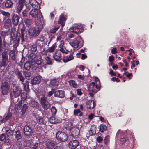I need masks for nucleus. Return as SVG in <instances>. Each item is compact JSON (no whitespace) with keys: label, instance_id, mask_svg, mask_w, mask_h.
<instances>
[{"label":"nucleus","instance_id":"obj_56","mask_svg":"<svg viewBox=\"0 0 149 149\" xmlns=\"http://www.w3.org/2000/svg\"><path fill=\"white\" fill-rule=\"evenodd\" d=\"M8 31H3L1 32V35L2 36H7L8 34Z\"/></svg>","mask_w":149,"mask_h":149},{"label":"nucleus","instance_id":"obj_18","mask_svg":"<svg viewBox=\"0 0 149 149\" xmlns=\"http://www.w3.org/2000/svg\"><path fill=\"white\" fill-rule=\"evenodd\" d=\"M41 77L40 76H37L34 77L33 79L32 80V83L33 84H39L41 80Z\"/></svg>","mask_w":149,"mask_h":149},{"label":"nucleus","instance_id":"obj_31","mask_svg":"<svg viewBox=\"0 0 149 149\" xmlns=\"http://www.w3.org/2000/svg\"><path fill=\"white\" fill-rule=\"evenodd\" d=\"M57 47L56 43L54 44L51 47L48 49V51L50 53L54 52Z\"/></svg>","mask_w":149,"mask_h":149},{"label":"nucleus","instance_id":"obj_10","mask_svg":"<svg viewBox=\"0 0 149 149\" xmlns=\"http://www.w3.org/2000/svg\"><path fill=\"white\" fill-rule=\"evenodd\" d=\"M96 105V102L92 100H88L86 102V106L87 109H91L94 108Z\"/></svg>","mask_w":149,"mask_h":149},{"label":"nucleus","instance_id":"obj_37","mask_svg":"<svg viewBox=\"0 0 149 149\" xmlns=\"http://www.w3.org/2000/svg\"><path fill=\"white\" fill-rule=\"evenodd\" d=\"M21 104L22 103L20 102H19V103H17L15 107V109L18 112H19V111L20 110H21L22 109L21 107Z\"/></svg>","mask_w":149,"mask_h":149},{"label":"nucleus","instance_id":"obj_43","mask_svg":"<svg viewBox=\"0 0 149 149\" xmlns=\"http://www.w3.org/2000/svg\"><path fill=\"white\" fill-rule=\"evenodd\" d=\"M24 22L26 25L29 26L31 24V21L30 19H25Z\"/></svg>","mask_w":149,"mask_h":149},{"label":"nucleus","instance_id":"obj_63","mask_svg":"<svg viewBox=\"0 0 149 149\" xmlns=\"http://www.w3.org/2000/svg\"><path fill=\"white\" fill-rule=\"evenodd\" d=\"M80 112V111L79 109H77L74 110V114L75 115H77Z\"/></svg>","mask_w":149,"mask_h":149},{"label":"nucleus","instance_id":"obj_42","mask_svg":"<svg viewBox=\"0 0 149 149\" xmlns=\"http://www.w3.org/2000/svg\"><path fill=\"white\" fill-rule=\"evenodd\" d=\"M41 104L46 102V98L44 95H42L40 100Z\"/></svg>","mask_w":149,"mask_h":149},{"label":"nucleus","instance_id":"obj_24","mask_svg":"<svg viewBox=\"0 0 149 149\" xmlns=\"http://www.w3.org/2000/svg\"><path fill=\"white\" fill-rule=\"evenodd\" d=\"M74 57L73 55H70L64 57L63 59L64 63H66L74 59Z\"/></svg>","mask_w":149,"mask_h":149},{"label":"nucleus","instance_id":"obj_49","mask_svg":"<svg viewBox=\"0 0 149 149\" xmlns=\"http://www.w3.org/2000/svg\"><path fill=\"white\" fill-rule=\"evenodd\" d=\"M38 121L39 123L40 124H44L45 123V121L42 117H39Z\"/></svg>","mask_w":149,"mask_h":149},{"label":"nucleus","instance_id":"obj_4","mask_svg":"<svg viewBox=\"0 0 149 149\" xmlns=\"http://www.w3.org/2000/svg\"><path fill=\"white\" fill-rule=\"evenodd\" d=\"M12 92L11 93L12 95H11L10 97L12 98L13 96L15 97H17L20 95L22 90L19 87L16 86L14 85L12 88Z\"/></svg>","mask_w":149,"mask_h":149},{"label":"nucleus","instance_id":"obj_7","mask_svg":"<svg viewBox=\"0 0 149 149\" xmlns=\"http://www.w3.org/2000/svg\"><path fill=\"white\" fill-rule=\"evenodd\" d=\"M56 136L58 140L61 141H65L68 139L67 135L65 133L62 132V131H58L56 134Z\"/></svg>","mask_w":149,"mask_h":149},{"label":"nucleus","instance_id":"obj_26","mask_svg":"<svg viewBox=\"0 0 149 149\" xmlns=\"http://www.w3.org/2000/svg\"><path fill=\"white\" fill-rule=\"evenodd\" d=\"M24 5L22 4H20V3H17L16 5V12L19 13L22 10Z\"/></svg>","mask_w":149,"mask_h":149},{"label":"nucleus","instance_id":"obj_50","mask_svg":"<svg viewBox=\"0 0 149 149\" xmlns=\"http://www.w3.org/2000/svg\"><path fill=\"white\" fill-rule=\"evenodd\" d=\"M32 131H23L24 134L26 136H29L31 135Z\"/></svg>","mask_w":149,"mask_h":149},{"label":"nucleus","instance_id":"obj_33","mask_svg":"<svg viewBox=\"0 0 149 149\" xmlns=\"http://www.w3.org/2000/svg\"><path fill=\"white\" fill-rule=\"evenodd\" d=\"M22 84L23 85L24 88V90L26 91H29V83L27 81H26L25 83H23V82Z\"/></svg>","mask_w":149,"mask_h":149},{"label":"nucleus","instance_id":"obj_12","mask_svg":"<svg viewBox=\"0 0 149 149\" xmlns=\"http://www.w3.org/2000/svg\"><path fill=\"white\" fill-rule=\"evenodd\" d=\"M79 143L77 140H73L70 141L68 146L70 148L74 149L79 145Z\"/></svg>","mask_w":149,"mask_h":149},{"label":"nucleus","instance_id":"obj_53","mask_svg":"<svg viewBox=\"0 0 149 149\" xmlns=\"http://www.w3.org/2000/svg\"><path fill=\"white\" fill-rule=\"evenodd\" d=\"M15 133L16 138L17 139H19L21 138L19 131H16Z\"/></svg>","mask_w":149,"mask_h":149},{"label":"nucleus","instance_id":"obj_38","mask_svg":"<svg viewBox=\"0 0 149 149\" xmlns=\"http://www.w3.org/2000/svg\"><path fill=\"white\" fill-rule=\"evenodd\" d=\"M45 60L46 63L48 65H51L53 64L52 60L48 56H47L45 58Z\"/></svg>","mask_w":149,"mask_h":149},{"label":"nucleus","instance_id":"obj_25","mask_svg":"<svg viewBox=\"0 0 149 149\" xmlns=\"http://www.w3.org/2000/svg\"><path fill=\"white\" fill-rule=\"evenodd\" d=\"M48 120L50 123L53 124L57 123L59 122V120L56 118L54 116L50 117L49 119Z\"/></svg>","mask_w":149,"mask_h":149},{"label":"nucleus","instance_id":"obj_30","mask_svg":"<svg viewBox=\"0 0 149 149\" xmlns=\"http://www.w3.org/2000/svg\"><path fill=\"white\" fill-rule=\"evenodd\" d=\"M13 3L10 0H8L6 1L5 3V6L6 8H11Z\"/></svg>","mask_w":149,"mask_h":149},{"label":"nucleus","instance_id":"obj_58","mask_svg":"<svg viewBox=\"0 0 149 149\" xmlns=\"http://www.w3.org/2000/svg\"><path fill=\"white\" fill-rule=\"evenodd\" d=\"M64 44V41L63 40H61L60 41V44L59 45V47L60 48H62Z\"/></svg>","mask_w":149,"mask_h":149},{"label":"nucleus","instance_id":"obj_11","mask_svg":"<svg viewBox=\"0 0 149 149\" xmlns=\"http://www.w3.org/2000/svg\"><path fill=\"white\" fill-rule=\"evenodd\" d=\"M6 51L5 54L6 55H8V54L10 50L7 48H6V45L4 44H2V40L1 38H0V52L2 53V56L3 53Z\"/></svg>","mask_w":149,"mask_h":149},{"label":"nucleus","instance_id":"obj_5","mask_svg":"<svg viewBox=\"0 0 149 149\" xmlns=\"http://www.w3.org/2000/svg\"><path fill=\"white\" fill-rule=\"evenodd\" d=\"M100 89L99 85H97L94 82H93L90 84L88 88L89 92H92L95 93Z\"/></svg>","mask_w":149,"mask_h":149},{"label":"nucleus","instance_id":"obj_51","mask_svg":"<svg viewBox=\"0 0 149 149\" xmlns=\"http://www.w3.org/2000/svg\"><path fill=\"white\" fill-rule=\"evenodd\" d=\"M110 136L109 135L106 136L104 139V143L107 144L109 141Z\"/></svg>","mask_w":149,"mask_h":149},{"label":"nucleus","instance_id":"obj_40","mask_svg":"<svg viewBox=\"0 0 149 149\" xmlns=\"http://www.w3.org/2000/svg\"><path fill=\"white\" fill-rule=\"evenodd\" d=\"M24 75L26 79H30L31 75L30 72L28 71H25L24 72Z\"/></svg>","mask_w":149,"mask_h":149},{"label":"nucleus","instance_id":"obj_22","mask_svg":"<svg viewBox=\"0 0 149 149\" xmlns=\"http://www.w3.org/2000/svg\"><path fill=\"white\" fill-rule=\"evenodd\" d=\"M29 104L31 107L35 108H38L39 106L38 103L33 99L31 100Z\"/></svg>","mask_w":149,"mask_h":149},{"label":"nucleus","instance_id":"obj_64","mask_svg":"<svg viewBox=\"0 0 149 149\" xmlns=\"http://www.w3.org/2000/svg\"><path fill=\"white\" fill-rule=\"evenodd\" d=\"M54 149H63V145H58Z\"/></svg>","mask_w":149,"mask_h":149},{"label":"nucleus","instance_id":"obj_19","mask_svg":"<svg viewBox=\"0 0 149 149\" xmlns=\"http://www.w3.org/2000/svg\"><path fill=\"white\" fill-rule=\"evenodd\" d=\"M54 96L56 97H63L65 96L64 92L62 90L57 91L55 92Z\"/></svg>","mask_w":149,"mask_h":149},{"label":"nucleus","instance_id":"obj_13","mask_svg":"<svg viewBox=\"0 0 149 149\" xmlns=\"http://www.w3.org/2000/svg\"><path fill=\"white\" fill-rule=\"evenodd\" d=\"M29 3L34 9H39L40 5L36 0H29Z\"/></svg>","mask_w":149,"mask_h":149},{"label":"nucleus","instance_id":"obj_62","mask_svg":"<svg viewBox=\"0 0 149 149\" xmlns=\"http://www.w3.org/2000/svg\"><path fill=\"white\" fill-rule=\"evenodd\" d=\"M126 139L124 138H121L120 139V142L122 144H124L126 142Z\"/></svg>","mask_w":149,"mask_h":149},{"label":"nucleus","instance_id":"obj_35","mask_svg":"<svg viewBox=\"0 0 149 149\" xmlns=\"http://www.w3.org/2000/svg\"><path fill=\"white\" fill-rule=\"evenodd\" d=\"M43 108L44 109H47L50 107V104L48 102H47L43 104H41Z\"/></svg>","mask_w":149,"mask_h":149},{"label":"nucleus","instance_id":"obj_8","mask_svg":"<svg viewBox=\"0 0 149 149\" xmlns=\"http://www.w3.org/2000/svg\"><path fill=\"white\" fill-rule=\"evenodd\" d=\"M40 32L39 28L36 29L34 27L29 28L28 31L29 35L31 36H37L38 35Z\"/></svg>","mask_w":149,"mask_h":149},{"label":"nucleus","instance_id":"obj_45","mask_svg":"<svg viewBox=\"0 0 149 149\" xmlns=\"http://www.w3.org/2000/svg\"><path fill=\"white\" fill-rule=\"evenodd\" d=\"M21 97V99L22 100H26L27 97V94L25 93H22L20 95Z\"/></svg>","mask_w":149,"mask_h":149},{"label":"nucleus","instance_id":"obj_16","mask_svg":"<svg viewBox=\"0 0 149 149\" xmlns=\"http://www.w3.org/2000/svg\"><path fill=\"white\" fill-rule=\"evenodd\" d=\"M66 20V16L63 14H62L60 17L59 21H58V23L61 24L62 27L65 25V22Z\"/></svg>","mask_w":149,"mask_h":149},{"label":"nucleus","instance_id":"obj_47","mask_svg":"<svg viewBox=\"0 0 149 149\" xmlns=\"http://www.w3.org/2000/svg\"><path fill=\"white\" fill-rule=\"evenodd\" d=\"M107 128V126L105 125L102 124L100 126V130H105Z\"/></svg>","mask_w":149,"mask_h":149},{"label":"nucleus","instance_id":"obj_44","mask_svg":"<svg viewBox=\"0 0 149 149\" xmlns=\"http://www.w3.org/2000/svg\"><path fill=\"white\" fill-rule=\"evenodd\" d=\"M21 39L22 41H24V33L25 32V29L24 28L21 29Z\"/></svg>","mask_w":149,"mask_h":149},{"label":"nucleus","instance_id":"obj_17","mask_svg":"<svg viewBox=\"0 0 149 149\" xmlns=\"http://www.w3.org/2000/svg\"><path fill=\"white\" fill-rule=\"evenodd\" d=\"M53 57L54 59L56 61L59 62H61V54L60 53H56L53 54Z\"/></svg>","mask_w":149,"mask_h":149},{"label":"nucleus","instance_id":"obj_55","mask_svg":"<svg viewBox=\"0 0 149 149\" xmlns=\"http://www.w3.org/2000/svg\"><path fill=\"white\" fill-rule=\"evenodd\" d=\"M103 140V139L100 136L98 137L96 139V141L98 143L101 142Z\"/></svg>","mask_w":149,"mask_h":149},{"label":"nucleus","instance_id":"obj_41","mask_svg":"<svg viewBox=\"0 0 149 149\" xmlns=\"http://www.w3.org/2000/svg\"><path fill=\"white\" fill-rule=\"evenodd\" d=\"M51 111L53 115H55L56 113L57 110L54 106H52L51 109Z\"/></svg>","mask_w":149,"mask_h":149},{"label":"nucleus","instance_id":"obj_34","mask_svg":"<svg viewBox=\"0 0 149 149\" xmlns=\"http://www.w3.org/2000/svg\"><path fill=\"white\" fill-rule=\"evenodd\" d=\"M17 76L18 78L22 82L24 81V78L22 76V74L19 71H18L17 73Z\"/></svg>","mask_w":149,"mask_h":149},{"label":"nucleus","instance_id":"obj_6","mask_svg":"<svg viewBox=\"0 0 149 149\" xmlns=\"http://www.w3.org/2000/svg\"><path fill=\"white\" fill-rule=\"evenodd\" d=\"M10 87L7 82L2 83L1 86V91L3 95H6L8 93Z\"/></svg>","mask_w":149,"mask_h":149},{"label":"nucleus","instance_id":"obj_32","mask_svg":"<svg viewBox=\"0 0 149 149\" xmlns=\"http://www.w3.org/2000/svg\"><path fill=\"white\" fill-rule=\"evenodd\" d=\"M55 144L52 142H47L46 143V146L47 148L49 149H52L55 146Z\"/></svg>","mask_w":149,"mask_h":149},{"label":"nucleus","instance_id":"obj_29","mask_svg":"<svg viewBox=\"0 0 149 149\" xmlns=\"http://www.w3.org/2000/svg\"><path fill=\"white\" fill-rule=\"evenodd\" d=\"M28 108V106L26 104H24L23 105L22 107V109L21 110L22 112L21 115H23L25 113Z\"/></svg>","mask_w":149,"mask_h":149},{"label":"nucleus","instance_id":"obj_9","mask_svg":"<svg viewBox=\"0 0 149 149\" xmlns=\"http://www.w3.org/2000/svg\"><path fill=\"white\" fill-rule=\"evenodd\" d=\"M10 35L11 39L13 41L17 42L19 41L20 38L17 35V32L15 28L11 29Z\"/></svg>","mask_w":149,"mask_h":149},{"label":"nucleus","instance_id":"obj_1","mask_svg":"<svg viewBox=\"0 0 149 149\" xmlns=\"http://www.w3.org/2000/svg\"><path fill=\"white\" fill-rule=\"evenodd\" d=\"M29 14L30 15H31L33 18H36L37 17V21H36V24L38 26L39 28H41L42 27V26L44 24V22L43 20V18L42 17H39L38 18V11L37 9H33L30 11Z\"/></svg>","mask_w":149,"mask_h":149},{"label":"nucleus","instance_id":"obj_21","mask_svg":"<svg viewBox=\"0 0 149 149\" xmlns=\"http://www.w3.org/2000/svg\"><path fill=\"white\" fill-rule=\"evenodd\" d=\"M4 24L5 27L6 28L10 27L11 26V22L10 19L8 18L5 20L4 22Z\"/></svg>","mask_w":149,"mask_h":149},{"label":"nucleus","instance_id":"obj_59","mask_svg":"<svg viewBox=\"0 0 149 149\" xmlns=\"http://www.w3.org/2000/svg\"><path fill=\"white\" fill-rule=\"evenodd\" d=\"M114 60V58L113 56H110L109 57V61L110 62L113 61Z\"/></svg>","mask_w":149,"mask_h":149},{"label":"nucleus","instance_id":"obj_15","mask_svg":"<svg viewBox=\"0 0 149 149\" xmlns=\"http://www.w3.org/2000/svg\"><path fill=\"white\" fill-rule=\"evenodd\" d=\"M80 42V40L75 39L72 40V42H71L70 43L72 47L77 48L80 46L79 45Z\"/></svg>","mask_w":149,"mask_h":149},{"label":"nucleus","instance_id":"obj_36","mask_svg":"<svg viewBox=\"0 0 149 149\" xmlns=\"http://www.w3.org/2000/svg\"><path fill=\"white\" fill-rule=\"evenodd\" d=\"M69 82L71 86H72L74 88H76L77 87V84L75 83L74 81L72 80H70Z\"/></svg>","mask_w":149,"mask_h":149},{"label":"nucleus","instance_id":"obj_54","mask_svg":"<svg viewBox=\"0 0 149 149\" xmlns=\"http://www.w3.org/2000/svg\"><path fill=\"white\" fill-rule=\"evenodd\" d=\"M28 13V11L26 10H24L22 12L23 16L24 18L27 17V15Z\"/></svg>","mask_w":149,"mask_h":149},{"label":"nucleus","instance_id":"obj_52","mask_svg":"<svg viewBox=\"0 0 149 149\" xmlns=\"http://www.w3.org/2000/svg\"><path fill=\"white\" fill-rule=\"evenodd\" d=\"M59 27H54L51 29L50 31L52 33H55L59 29Z\"/></svg>","mask_w":149,"mask_h":149},{"label":"nucleus","instance_id":"obj_28","mask_svg":"<svg viewBox=\"0 0 149 149\" xmlns=\"http://www.w3.org/2000/svg\"><path fill=\"white\" fill-rule=\"evenodd\" d=\"M11 116L12 113L10 112H9L7 114L5 115V117L3 120H1V123H3L8 120Z\"/></svg>","mask_w":149,"mask_h":149},{"label":"nucleus","instance_id":"obj_57","mask_svg":"<svg viewBox=\"0 0 149 149\" xmlns=\"http://www.w3.org/2000/svg\"><path fill=\"white\" fill-rule=\"evenodd\" d=\"M54 90L52 89L51 91L49 92L47 94V96L48 97L51 96L54 93Z\"/></svg>","mask_w":149,"mask_h":149},{"label":"nucleus","instance_id":"obj_23","mask_svg":"<svg viewBox=\"0 0 149 149\" xmlns=\"http://www.w3.org/2000/svg\"><path fill=\"white\" fill-rule=\"evenodd\" d=\"M0 140L3 141L4 143H7L8 145L9 143L10 140L7 139L5 136V135L3 134L0 135Z\"/></svg>","mask_w":149,"mask_h":149},{"label":"nucleus","instance_id":"obj_20","mask_svg":"<svg viewBox=\"0 0 149 149\" xmlns=\"http://www.w3.org/2000/svg\"><path fill=\"white\" fill-rule=\"evenodd\" d=\"M12 19L14 24L17 25L18 23L19 19V18L18 16L17 15H13L12 17Z\"/></svg>","mask_w":149,"mask_h":149},{"label":"nucleus","instance_id":"obj_3","mask_svg":"<svg viewBox=\"0 0 149 149\" xmlns=\"http://www.w3.org/2000/svg\"><path fill=\"white\" fill-rule=\"evenodd\" d=\"M71 32H74L76 34L80 33L83 31V26L81 24H75L69 29Z\"/></svg>","mask_w":149,"mask_h":149},{"label":"nucleus","instance_id":"obj_60","mask_svg":"<svg viewBox=\"0 0 149 149\" xmlns=\"http://www.w3.org/2000/svg\"><path fill=\"white\" fill-rule=\"evenodd\" d=\"M60 51L63 53H65L66 54H67L68 52V51L67 50H65L63 48V47L60 48Z\"/></svg>","mask_w":149,"mask_h":149},{"label":"nucleus","instance_id":"obj_2","mask_svg":"<svg viewBox=\"0 0 149 149\" xmlns=\"http://www.w3.org/2000/svg\"><path fill=\"white\" fill-rule=\"evenodd\" d=\"M30 56L32 59L31 68L33 69L36 70L41 64V61L38 56L34 53L31 54Z\"/></svg>","mask_w":149,"mask_h":149},{"label":"nucleus","instance_id":"obj_61","mask_svg":"<svg viewBox=\"0 0 149 149\" xmlns=\"http://www.w3.org/2000/svg\"><path fill=\"white\" fill-rule=\"evenodd\" d=\"M111 80L113 81H116L117 82H118L119 81V80L118 78L115 77H113L111 78Z\"/></svg>","mask_w":149,"mask_h":149},{"label":"nucleus","instance_id":"obj_14","mask_svg":"<svg viewBox=\"0 0 149 149\" xmlns=\"http://www.w3.org/2000/svg\"><path fill=\"white\" fill-rule=\"evenodd\" d=\"M7 50L3 53L2 54V61L0 64V66L1 67L2 66H4L6 65V61H7L8 59V55H6L5 53Z\"/></svg>","mask_w":149,"mask_h":149},{"label":"nucleus","instance_id":"obj_27","mask_svg":"<svg viewBox=\"0 0 149 149\" xmlns=\"http://www.w3.org/2000/svg\"><path fill=\"white\" fill-rule=\"evenodd\" d=\"M58 82L55 79H53L51 81L50 86H51V85H52L53 88L55 87L56 88H58Z\"/></svg>","mask_w":149,"mask_h":149},{"label":"nucleus","instance_id":"obj_48","mask_svg":"<svg viewBox=\"0 0 149 149\" xmlns=\"http://www.w3.org/2000/svg\"><path fill=\"white\" fill-rule=\"evenodd\" d=\"M1 13L4 16L7 17H9L10 16V13L8 12H5L4 11H2Z\"/></svg>","mask_w":149,"mask_h":149},{"label":"nucleus","instance_id":"obj_39","mask_svg":"<svg viewBox=\"0 0 149 149\" xmlns=\"http://www.w3.org/2000/svg\"><path fill=\"white\" fill-rule=\"evenodd\" d=\"M70 134L71 136L72 137H75L77 136L79 133V131H77L76 133H75V131H70Z\"/></svg>","mask_w":149,"mask_h":149},{"label":"nucleus","instance_id":"obj_46","mask_svg":"<svg viewBox=\"0 0 149 149\" xmlns=\"http://www.w3.org/2000/svg\"><path fill=\"white\" fill-rule=\"evenodd\" d=\"M24 67L26 70H29L31 68V63L30 64L29 63H25L24 65Z\"/></svg>","mask_w":149,"mask_h":149}]
</instances>
